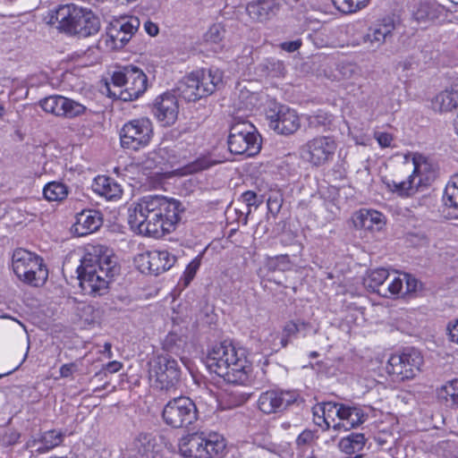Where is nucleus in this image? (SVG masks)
Instances as JSON below:
<instances>
[{
	"label": "nucleus",
	"instance_id": "obj_1",
	"mask_svg": "<svg viewBox=\"0 0 458 458\" xmlns=\"http://www.w3.org/2000/svg\"><path fill=\"white\" fill-rule=\"evenodd\" d=\"M180 203L159 195L144 196L129 208L128 222L134 231L146 236L162 237L180 220Z\"/></svg>",
	"mask_w": 458,
	"mask_h": 458
},
{
	"label": "nucleus",
	"instance_id": "obj_2",
	"mask_svg": "<svg viewBox=\"0 0 458 458\" xmlns=\"http://www.w3.org/2000/svg\"><path fill=\"white\" fill-rule=\"evenodd\" d=\"M117 258L104 245H88L78 267L80 285L85 294L103 295L110 280L119 273Z\"/></svg>",
	"mask_w": 458,
	"mask_h": 458
},
{
	"label": "nucleus",
	"instance_id": "obj_3",
	"mask_svg": "<svg viewBox=\"0 0 458 458\" xmlns=\"http://www.w3.org/2000/svg\"><path fill=\"white\" fill-rule=\"evenodd\" d=\"M207 367L217 376L232 383L247 379L248 360L243 349L226 341L215 345L206 360Z\"/></svg>",
	"mask_w": 458,
	"mask_h": 458
},
{
	"label": "nucleus",
	"instance_id": "obj_4",
	"mask_svg": "<svg viewBox=\"0 0 458 458\" xmlns=\"http://www.w3.org/2000/svg\"><path fill=\"white\" fill-rule=\"evenodd\" d=\"M366 288L382 297L391 298L400 293H411L420 288V283L410 274L389 273L385 268L369 271L363 279Z\"/></svg>",
	"mask_w": 458,
	"mask_h": 458
},
{
	"label": "nucleus",
	"instance_id": "obj_5",
	"mask_svg": "<svg viewBox=\"0 0 458 458\" xmlns=\"http://www.w3.org/2000/svg\"><path fill=\"white\" fill-rule=\"evenodd\" d=\"M50 22L57 23L61 30L83 38L98 33L100 29V21L91 11L74 4L60 6L51 16Z\"/></svg>",
	"mask_w": 458,
	"mask_h": 458
},
{
	"label": "nucleus",
	"instance_id": "obj_6",
	"mask_svg": "<svg viewBox=\"0 0 458 458\" xmlns=\"http://www.w3.org/2000/svg\"><path fill=\"white\" fill-rule=\"evenodd\" d=\"M180 454L189 458H223L226 443L224 437L216 432H196L188 434L179 440Z\"/></svg>",
	"mask_w": 458,
	"mask_h": 458
},
{
	"label": "nucleus",
	"instance_id": "obj_7",
	"mask_svg": "<svg viewBox=\"0 0 458 458\" xmlns=\"http://www.w3.org/2000/svg\"><path fill=\"white\" fill-rule=\"evenodd\" d=\"M112 84L117 91H112L107 84L109 94L123 101H132L140 98L148 88V77L138 67L127 65L114 72Z\"/></svg>",
	"mask_w": 458,
	"mask_h": 458
},
{
	"label": "nucleus",
	"instance_id": "obj_8",
	"mask_svg": "<svg viewBox=\"0 0 458 458\" xmlns=\"http://www.w3.org/2000/svg\"><path fill=\"white\" fill-rule=\"evenodd\" d=\"M413 172L406 181L393 180L388 187L401 196H411L420 188L430 185L437 178L435 165L423 155H412Z\"/></svg>",
	"mask_w": 458,
	"mask_h": 458
},
{
	"label": "nucleus",
	"instance_id": "obj_9",
	"mask_svg": "<svg viewBox=\"0 0 458 458\" xmlns=\"http://www.w3.org/2000/svg\"><path fill=\"white\" fill-rule=\"evenodd\" d=\"M12 262L14 274L23 283L38 287L47 280V266L35 253L24 249H17L13 254Z\"/></svg>",
	"mask_w": 458,
	"mask_h": 458
},
{
	"label": "nucleus",
	"instance_id": "obj_10",
	"mask_svg": "<svg viewBox=\"0 0 458 458\" xmlns=\"http://www.w3.org/2000/svg\"><path fill=\"white\" fill-rule=\"evenodd\" d=\"M227 143L230 152L234 155L252 157L261 149L260 135L248 121H239L231 126Z\"/></svg>",
	"mask_w": 458,
	"mask_h": 458
},
{
	"label": "nucleus",
	"instance_id": "obj_11",
	"mask_svg": "<svg viewBox=\"0 0 458 458\" xmlns=\"http://www.w3.org/2000/svg\"><path fill=\"white\" fill-rule=\"evenodd\" d=\"M149 375L157 388L170 391L180 383L181 369L177 360L168 354H158L151 363Z\"/></svg>",
	"mask_w": 458,
	"mask_h": 458
},
{
	"label": "nucleus",
	"instance_id": "obj_12",
	"mask_svg": "<svg viewBox=\"0 0 458 458\" xmlns=\"http://www.w3.org/2000/svg\"><path fill=\"white\" fill-rule=\"evenodd\" d=\"M422 364L421 353L414 348H407L401 353L391 355L387 361L386 371L396 380H409L417 376Z\"/></svg>",
	"mask_w": 458,
	"mask_h": 458
},
{
	"label": "nucleus",
	"instance_id": "obj_13",
	"mask_svg": "<svg viewBox=\"0 0 458 458\" xmlns=\"http://www.w3.org/2000/svg\"><path fill=\"white\" fill-rule=\"evenodd\" d=\"M162 418L172 428H188L198 420V410L189 397L180 396L165 405Z\"/></svg>",
	"mask_w": 458,
	"mask_h": 458
},
{
	"label": "nucleus",
	"instance_id": "obj_14",
	"mask_svg": "<svg viewBox=\"0 0 458 458\" xmlns=\"http://www.w3.org/2000/svg\"><path fill=\"white\" fill-rule=\"evenodd\" d=\"M152 135V123L148 118L133 119L126 123L120 131L121 146L123 148L139 150L148 145Z\"/></svg>",
	"mask_w": 458,
	"mask_h": 458
},
{
	"label": "nucleus",
	"instance_id": "obj_15",
	"mask_svg": "<svg viewBox=\"0 0 458 458\" xmlns=\"http://www.w3.org/2000/svg\"><path fill=\"white\" fill-rule=\"evenodd\" d=\"M337 143L333 137L317 136L300 148L301 158L313 166H322L333 160Z\"/></svg>",
	"mask_w": 458,
	"mask_h": 458
},
{
	"label": "nucleus",
	"instance_id": "obj_16",
	"mask_svg": "<svg viewBox=\"0 0 458 458\" xmlns=\"http://www.w3.org/2000/svg\"><path fill=\"white\" fill-rule=\"evenodd\" d=\"M298 397L299 394L295 391L271 389L259 394L257 404L261 412L270 415L283 412L293 404Z\"/></svg>",
	"mask_w": 458,
	"mask_h": 458
},
{
	"label": "nucleus",
	"instance_id": "obj_17",
	"mask_svg": "<svg viewBox=\"0 0 458 458\" xmlns=\"http://www.w3.org/2000/svg\"><path fill=\"white\" fill-rule=\"evenodd\" d=\"M175 256L167 250H150L138 255L136 262L142 273L154 276L170 269L175 263Z\"/></svg>",
	"mask_w": 458,
	"mask_h": 458
},
{
	"label": "nucleus",
	"instance_id": "obj_18",
	"mask_svg": "<svg viewBox=\"0 0 458 458\" xmlns=\"http://www.w3.org/2000/svg\"><path fill=\"white\" fill-rule=\"evenodd\" d=\"M269 126L278 134L290 135L301 126L297 113L286 106H278L267 114Z\"/></svg>",
	"mask_w": 458,
	"mask_h": 458
},
{
	"label": "nucleus",
	"instance_id": "obj_19",
	"mask_svg": "<svg viewBox=\"0 0 458 458\" xmlns=\"http://www.w3.org/2000/svg\"><path fill=\"white\" fill-rule=\"evenodd\" d=\"M153 113L164 126L174 124L178 115L176 98L170 93L157 97L153 105Z\"/></svg>",
	"mask_w": 458,
	"mask_h": 458
},
{
	"label": "nucleus",
	"instance_id": "obj_20",
	"mask_svg": "<svg viewBox=\"0 0 458 458\" xmlns=\"http://www.w3.org/2000/svg\"><path fill=\"white\" fill-rule=\"evenodd\" d=\"M394 28L395 25L393 19L384 18L369 27L367 34L364 36V43L369 44V47L377 49L386 42L388 38H392Z\"/></svg>",
	"mask_w": 458,
	"mask_h": 458
},
{
	"label": "nucleus",
	"instance_id": "obj_21",
	"mask_svg": "<svg viewBox=\"0 0 458 458\" xmlns=\"http://www.w3.org/2000/svg\"><path fill=\"white\" fill-rule=\"evenodd\" d=\"M103 218L100 212L94 209H85L77 214L72 230L76 235L85 236L96 232L101 226Z\"/></svg>",
	"mask_w": 458,
	"mask_h": 458
},
{
	"label": "nucleus",
	"instance_id": "obj_22",
	"mask_svg": "<svg viewBox=\"0 0 458 458\" xmlns=\"http://www.w3.org/2000/svg\"><path fill=\"white\" fill-rule=\"evenodd\" d=\"M337 418L340 421L333 425V429L347 431L362 424L366 416L360 408L340 403L337 410Z\"/></svg>",
	"mask_w": 458,
	"mask_h": 458
},
{
	"label": "nucleus",
	"instance_id": "obj_23",
	"mask_svg": "<svg viewBox=\"0 0 458 458\" xmlns=\"http://www.w3.org/2000/svg\"><path fill=\"white\" fill-rule=\"evenodd\" d=\"M154 438L150 434L140 433L127 446L126 458H156L154 453Z\"/></svg>",
	"mask_w": 458,
	"mask_h": 458
},
{
	"label": "nucleus",
	"instance_id": "obj_24",
	"mask_svg": "<svg viewBox=\"0 0 458 458\" xmlns=\"http://www.w3.org/2000/svg\"><path fill=\"white\" fill-rule=\"evenodd\" d=\"M194 74L199 79V85L204 97L213 94L223 85V72L217 68L199 70L194 72Z\"/></svg>",
	"mask_w": 458,
	"mask_h": 458
},
{
	"label": "nucleus",
	"instance_id": "obj_25",
	"mask_svg": "<svg viewBox=\"0 0 458 458\" xmlns=\"http://www.w3.org/2000/svg\"><path fill=\"white\" fill-rule=\"evenodd\" d=\"M122 27L114 25L112 22L106 29V35L102 36L98 45L101 48V45L104 43L106 47L109 50H115L123 48L130 39L124 35V32H121Z\"/></svg>",
	"mask_w": 458,
	"mask_h": 458
},
{
	"label": "nucleus",
	"instance_id": "obj_26",
	"mask_svg": "<svg viewBox=\"0 0 458 458\" xmlns=\"http://www.w3.org/2000/svg\"><path fill=\"white\" fill-rule=\"evenodd\" d=\"M93 191L106 199L120 198L122 195L121 186L112 178L106 176H98L92 184Z\"/></svg>",
	"mask_w": 458,
	"mask_h": 458
},
{
	"label": "nucleus",
	"instance_id": "obj_27",
	"mask_svg": "<svg viewBox=\"0 0 458 458\" xmlns=\"http://www.w3.org/2000/svg\"><path fill=\"white\" fill-rule=\"evenodd\" d=\"M197 78L193 72L185 76L178 84L177 90L179 95L189 102L204 98L199 85V79Z\"/></svg>",
	"mask_w": 458,
	"mask_h": 458
},
{
	"label": "nucleus",
	"instance_id": "obj_28",
	"mask_svg": "<svg viewBox=\"0 0 458 458\" xmlns=\"http://www.w3.org/2000/svg\"><path fill=\"white\" fill-rule=\"evenodd\" d=\"M382 213L373 209H361L356 216L355 225L365 230H380L385 225Z\"/></svg>",
	"mask_w": 458,
	"mask_h": 458
},
{
	"label": "nucleus",
	"instance_id": "obj_29",
	"mask_svg": "<svg viewBox=\"0 0 458 458\" xmlns=\"http://www.w3.org/2000/svg\"><path fill=\"white\" fill-rule=\"evenodd\" d=\"M63 434L56 430H48L44 432L40 438L30 440L27 443V447H36L38 444L40 445L37 448V452L45 453L55 446H58L63 442Z\"/></svg>",
	"mask_w": 458,
	"mask_h": 458
},
{
	"label": "nucleus",
	"instance_id": "obj_30",
	"mask_svg": "<svg viewBox=\"0 0 458 458\" xmlns=\"http://www.w3.org/2000/svg\"><path fill=\"white\" fill-rule=\"evenodd\" d=\"M443 13L444 7L436 2H421L413 12V16L418 21H428L440 18Z\"/></svg>",
	"mask_w": 458,
	"mask_h": 458
},
{
	"label": "nucleus",
	"instance_id": "obj_31",
	"mask_svg": "<svg viewBox=\"0 0 458 458\" xmlns=\"http://www.w3.org/2000/svg\"><path fill=\"white\" fill-rule=\"evenodd\" d=\"M275 5L267 1L250 2L246 6V12L250 19L257 21H265L274 13Z\"/></svg>",
	"mask_w": 458,
	"mask_h": 458
},
{
	"label": "nucleus",
	"instance_id": "obj_32",
	"mask_svg": "<svg viewBox=\"0 0 458 458\" xmlns=\"http://www.w3.org/2000/svg\"><path fill=\"white\" fill-rule=\"evenodd\" d=\"M458 106V93L445 90L437 94L432 100V107L438 112H449Z\"/></svg>",
	"mask_w": 458,
	"mask_h": 458
},
{
	"label": "nucleus",
	"instance_id": "obj_33",
	"mask_svg": "<svg viewBox=\"0 0 458 458\" xmlns=\"http://www.w3.org/2000/svg\"><path fill=\"white\" fill-rule=\"evenodd\" d=\"M365 445V437L363 434L352 433L344 437L339 442L340 449L346 454H353L362 449Z\"/></svg>",
	"mask_w": 458,
	"mask_h": 458
},
{
	"label": "nucleus",
	"instance_id": "obj_34",
	"mask_svg": "<svg viewBox=\"0 0 458 458\" xmlns=\"http://www.w3.org/2000/svg\"><path fill=\"white\" fill-rule=\"evenodd\" d=\"M43 194L48 201H61L67 197L68 191L64 184L51 182L44 187Z\"/></svg>",
	"mask_w": 458,
	"mask_h": 458
},
{
	"label": "nucleus",
	"instance_id": "obj_35",
	"mask_svg": "<svg viewBox=\"0 0 458 458\" xmlns=\"http://www.w3.org/2000/svg\"><path fill=\"white\" fill-rule=\"evenodd\" d=\"M87 111L88 108L84 105L64 97L61 117L73 119L85 114Z\"/></svg>",
	"mask_w": 458,
	"mask_h": 458
},
{
	"label": "nucleus",
	"instance_id": "obj_36",
	"mask_svg": "<svg viewBox=\"0 0 458 458\" xmlns=\"http://www.w3.org/2000/svg\"><path fill=\"white\" fill-rule=\"evenodd\" d=\"M219 163H221V161L213 159L210 155H204L187 165L184 167V171L185 174H196L208 169Z\"/></svg>",
	"mask_w": 458,
	"mask_h": 458
},
{
	"label": "nucleus",
	"instance_id": "obj_37",
	"mask_svg": "<svg viewBox=\"0 0 458 458\" xmlns=\"http://www.w3.org/2000/svg\"><path fill=\"white\" fill-rule=\"evenodd\" d=\"M185 344L184 339L176 333L171 332L169 333L162 342V348L164 351L180 355L183 345Z\"/></svg>",
	"mask_w": 458,
	"mask_h": 458
},
{
	"label": "nucleus",
	"instance_id": "obj_38",
	"mask_svg": "<svg viewBox=\"0 0 458 458\" xmlns=\"http://www.w3.org/2000/svg\"><path fill=\"white\" fill-rule=\"evenodd\" d=\"M258 70L261 72V75L278 77L284 73V65L279 60L267 58L259 64Z\"/></svg>",
	"mask_w": 458,
	"mask_h": 458
},
{
	"label": "nucleus",
	"instance_id": "obj_39",
	"mask_svg": "<svg viewBox=\"0 0 458 458\" xmlns=\"http://www.w3.org/2000/svg\"><path fill=\"white\" fill-rule=\"evenodd\" d=\"M114 25L122 27L121 32L131 40L140 27V20L135 16H123L111 21Z\"/></svg>",
	"mask_w": 458,
	"mask_h": 458
},
{
	"label": "nucleus",
	"instance_id": "obj_40",
	"mask_svg": "<svg viewBox=\"0 0 458 458\" xmlns=\"http://www.w3.org/2000/svg\"><path fill=\"white\" fill-rule=\"evenodd\" d=\"M64 97L59 95L49 96L39 102L42 109L55 116H62V110Z\"/></svg>",
	"mask_w": 458,
	"mask_h": 458
},
{
	"label": "nucleus",
	"instance_id": "obj_41",
	"mask_svg": "<svg viewBox=\"0 0 458 458\" xmlns=\"http://www.w3.org/2000/svg\"><path fill=\"white\" fill-rule=\"evenodd\" d=\"M370 0H332L334 6L343 13H353L368 5Z\"/></svg>",
	"mask_w": 458,
	"mask_h": 458
},
{
	"label": "nucleus",
	"instance_id": "obj_42",
	"mask_svg": "<svg viewBox=\"0 0 458 458\" xmlns=\"http://www.w3.org/2000/svg\"><path fill=\"white\" fill-rule=\"evenodd\" d=\"M340 403L333 402H325L318 405L319 411L324 415L322 422H324L325 429H329L331 421H335V417H337V410Z\"/></svg>",
	"mask_w": 458,
	"mask_h": 458
},
{
	"label": "nucleus",
	"instance_id": "obj_43",
	"mask_svg": "<svg viewBox=\"0 0 458 458\" xmlns=\"http://www.w3.org/2000/svg\"><path fill=\"white\" fill-rule=\"evenodd\" d=\"M337 72L335 77L337 80H355L360 76V69L351 63H343L337 66Z\"/></svg>",
	"mask_w": 458,
	"mask_h": 458
},
{
	"label": "nucleus",
	"instance_id": "obj_44",
	"mask_svg": "<svg viewBox=\"0 0 458 458\" xmlns=\"http://www.w3.org/2000/svg\"><path fill=\"white\" fill-rule=\"evenodd\" d=\"M81 316L85 323L93 325L99 322L100 311L99 309L89 304L83 306Z\"/></svg>",
	"mask_w": 458,
	"mask_h": 458
},
{
	"label": "nucleus",
	"instance_id": "obj_45",
	"mask_svg": "<svg viewBox=\"0 0 458 458\" xmlns=\"http://www.w3.org/2000/svg\"><path fill=\"white\" fill-rule=\"evenodd\" d=\"M225 30L221 24H213L205 34V40L217 44L225 38Z\"/></svg>",
	"mask_w": 458,
	"mask_h": 458
},
{
	"label": "nucleus",
	"instance_id": "obj_46",
	"mask_svg": "<svg viewBox=\"0 0 458 458\" xmlns=\"http://www.w3.org/2000/svg\"><path fill=\"white\" fill-rule=\"evenodd\" d=\"M298 333H300V328L297 326V320L286 322L283 328V337L281 339L282 347H286L289 344L288 338L296 335Z\"/></svg>",
	"mask_w": 458,
	"mask_h": 458
},
{
	"label": "nucleus",
	"instance_id": "obj_47",
	"mask_svg": "<svg viewBox=\"0 0 458 458\" xmlns=\"http://www.w3.org/2000/svg\"><path fill=\"white\" fill-rule=\"evenodd\" d=\"M331 121V116L326 113H318L309 118L310 126L317 129L328 126Z\"/></svg>",
	"mask_w": 458,
	"mask_h": 458
},
{
	"label": "nucleus",
	"instance_id": "obj_48",
	"mask_svg": "<svg viewBox=\"0 0 458 458\" xmlns=\"http://www.w3.org/2000/svg\"><path fill=\"white\" fill-rule=\"evenodd\" d=\"M458 392V379L453 380L443 386L440 389L439 395L447 400L449 396L451 401L455 397Z\"/></svg>",
	"mask_w": 458,
	"mask_h": 458
},
{
	"label": "nucleus",
	"instance_id": "obj_49",
	"mask_svg": "<svg viewBox=\"0 0 458 458\" xmlns=\"http://www.w3.org/2000/svg\"><path fill=\"white\" fill-rule=\"evenodd\" d=\"M200 266V258H195L186 267L183 276L185 284H188L195 276L199 267Z\"/></svg>",
	"mask_w": 458,
	"mask_h": 458
},
{
	"label": "nucleus",
	"instance_id": "obj_50",
	"mask_svg": "<svg viewBox=\"0 0 458 458\" xmlns=\"http://www.w3.org/2000/svg\"><path fill=\"white\" fill-rule=\"evenodd\" d=\"M21 437V434L14 429L6 430L1 437V442L4 446L15 445Z\"/></svg>",
	"mask_w": 458,
	"mask_h": 458
},
{
	"label": "nucleus",
	"instance_id": "obj_51",
	"mask_svg": "<svg viewBox=\"0 0 458 458\" xmlns=\"http://www.w3.org/2000/svg\"><path fill=\"white\" fill-rule=\"evenodd\" d=\"M242 200L246 204L248 208L247 216L250 213L251 207H258L259 204L258 195L252 191H247L242 194Z\"/></svg>",
	"mask_w": 458,
	"mask_h": 458
},
{
	"label": "nucleus",
	"instance_id": "obj_52",
	"mask_svg": "<svg viewBox=\"0 0 458 458\" xmlns=\"http://www.w3.org/2000/svg\"><path fill=\"white\" fill-rule=\"evenodd\" d=\"M61 377H72L73 373L78 371V365L75 362L66 363L61 366L60 369Z\"/></svg>",
	"mask_w": 458,
	"mask_h": 458
},
{
	"label": "nucleus",
	"instance_id": "obj_53",
	"mask_svg": "<svg viewBox=\"0 0 458 458\" xmlns=\"http://www.w3.org/2000/svg\"><path fill=\"white\" fill-rule=\"evenodd\" d=\"M375 139L382 148H386L391 145L393 136L387 132L377 131L375 132Z\"/></svg>",
	"mask_w": 458,
	"mask_h": 458
},
{
	"label": "nucleus",
	"instance_id": "obj_54",
	"mask_svg": "<svg viewBox=\"0 0 458 458\" xmlns=\"http://www.w3.org/2000/svg\"><path fill=\"white\" fill-rule=\"evenodd\" d=\"M313 437V433L310 430H304L298 436L296 444L298 446H305L312 442Z\"/></svg>",
	"mask_w": 458,
	"mask_h": 458
},
{
	"label": "nucleus",
	"instance_id": "obj_55",
	"mask_svg": "<svg viewBox=\"0 0 458 458\" xmlns=\"http://www.w3.org/2000/svg\"><path fill=\"white\" fill-rule=\"evenodd\" d=\"M301 44L302 42L301 39H296L293 41L283 42L279 45V47L282 50H284L288 53H293L301 47Z\"/></svg>",
	"mask_w": 458,
	"mask_h": 458
},
{
	"label": "nucleus",
	"instance_id": "obj_56",
	"mask_svg": "<svg viewBox=\"0 0 458 458\" xmlns=\"http://www.w3.org/2000/svg\"><path fill=\"white\" fill-rule=\"evenodd\" d=\"M449 340L458 344V318L447 326Z\"/></svg>",
	"mask_w": 458,
	"mask_h": 458
},
{
	"label": "nucleus",
	"instance_id": "obj_57",
	"mask_svg": "<svg viewBox=\"0 0 458 458\" xmlns=\"http://www.w3.org/2000/svg\"><path fill=\"white\" fill-rule=\"evenodd\" d=\"M409 241L411 243L424 245L428 242L427 236L424 233H409Z\"/></svg>",
	"mask_w": 458,
	"mask_h": 458
},
{
	"label": "nucleus",
	"instance_id": "obj_58",
	"mask_svg": "<svg viewBox=\"0 0 458 458\" xmlns=\"http://www.w3.org/2000/svg\"><path fill=\"white\" fill-rule=\"evenodd\" d=\"M281 208V200L278 199V198H272L269 197L267 199V208L269 212H271L274 215H276Z\"/></svg>",
	"mask_w": 458,
	"mask_h": 458
},
{
	"label": "nucleus",
	"instance_id": "obj_59",
	"mask_svg": "<svg viewBox=\"0 0 458 458\" xmlns=\"http://www.w3.org/2000/svg\"><path fill=\"white\" fill-rule=\"evenodd\" d=\"M144 28L147 31V33L152 37L158 34L159 29L158 26L151 21H146L144 24Z\"/></svg>",
	"mask_w": 458,
	"mask_h": 458
},
{
	"label": "nucleus",
	"instance_id": "obj_60",
	"mask_svg": "<svg viewBox=\"0 0 458 458\" xmlns=\"http://www.w3.org/2000/svg\"><path fill=\"white\" fill-rule=\"evenodd\" d=\"M313 415L315 423L321 428H325L324 422H322V418H324V415L319 411L318 406L313 409Z\"/></svg>",
	"mask_w": 458,
	"mask_h": 458
},
{
	"label": "nucleus",
	"instance_id": "obj_61",
	"mask_svg": "<svg viewBox=\"0 0 458 458\" xmlns=\"http://www.w3.org/2000/svg\"><path fill=\"white\" fill-rule=\"evenodd\" d=\"M297 326L300 328V333L302 332L304 336H306L307 331L312 327L310 322L301 319H297Z\"/></svg>",
	"mask_w": 458,
	"mask_h": 458
},
{
	"label": "nucleus",
	"instance_id": "obj_62",
	"mask_svg": "<svg viewBox=\"0 0 458 458\" xmlns=\"http://www.w3.org/2000/svg\"><path fill=\"white\" fill-rule=\"evenodd\" d=\"M119 366H120V365H119V363H116V362L109 363V365H108V367L110 368V369H111L112 371H114V372L118 370Z\"/></svg>",
	"mask_w": 458,
	"mask_h": 458
},
{
	"label": "nucleus",
	"instance_id": "obj_63",
	"mask_svg": "<svg viewBox=\"0 0 458 458\" xmlns=\"http://www.w3.org/2000/svg\"><path fill=\"white\" fill-rule=\"evenodd\" d=\"M104 347H105V350H106V351H108V352H110V351H111V344H109V343H106V344H105V345H104Z\"/></svg>",
	"mask_w": 458,
	"mask_h": 458
},
{
	"label": "nucleus",
	"instance_id": "obj_64",
	"mask_svg": "<svg viewBox=\"0 0 458 458\" xmlns=\"http://www.w3.org/2000/svg\"><path fill=\"white\" fill-rule=\"evenodd\" d=\"M452 402H453L454 403H455V404H458V391H457V394H456L455 397L453 399V401H452Z\"/></svg>",
	"mask_w": 458,
	"mask_h": 458
}]
</instances>
